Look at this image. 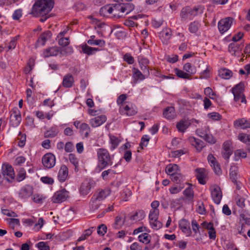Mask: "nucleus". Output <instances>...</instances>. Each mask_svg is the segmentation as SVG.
<instances>
[{"mask_svg":"<svg viewBox=\"0 0 250 250\" xmlns=\"http://www.w3.org/2000/svg\"><path fill=\"white\" fill-rule=\"evenodd\" d=\"M54 6L53 0H38L33 5L31 14L35 17L47 14Z\"/></svg>","mask_w":250,"mask_h":250,"instance_id":"nucleus-1","label":"nucleus"},{"mask_svg":"<svg viewBox=\"0 0 250 250\" xmlns=\"http://www.w3.org/2000/svg\"><path fill=\"white\" fill-rule=\"evenodd\" d=\"M98 167L103 169L113 164L112 157L108 150L104 148H100L97 150Z\"/></svg>","mask_w":250,"mask_h":250,"instance_id":"nucleus-2","label":"nucleus"},{"mask_svg":"<svg viewBox=\"0 0 250 250\" xmlns=\"http://www.w3.org/2000/svg\"><path fill=\"white\" fill-rule=\"evenodd\" d=\"M14 178L15 173L12 167L8 164H3L0 173V184L3 183L4 180L9 183H11Z\"/></svg>","mask_w":250,"mask_h":250,"instance_id":"nucleus-3","label":"nucleus"},{"mask_svg":"<svg viewBox=\"0 0 250 250\" xmlns=\"http://www.w3.org/2000/svg\"><path fill=\"white\" fill-rule=\"evenodd\" d=\"M123 3H116L112 6L105 5L101 9L102 12L107 11L108 14H113L114 17L120 18L123 17Z\"/></svg>","mask_w":250,"mask_h":250,"instance_id":"nucleus-4","label":"nucleus"},{"mask_svg":"<svg viewBox=\"0 0 250 250\" xmlns=\"http://www.w3.org/2000/svg\"><path fill=\"white\" fill-rule=\"evenodd\" d=\"M234 19L231 17L224 18L220 20L218 23V28L221 34L228 31L231 26Z\"/></svg>","mask_w":250,"mask_h":250,"instance_id":"nucleus-5","label":"nucleus"},{"mask_svg":"<svg viewBox=\"0 0 250 250\" xmlns=\"http://www.w3.org/2000/svg\"><path fill=\"white\" fill-rule=\"evenodd\" d=\"M21 121L20 111L17 107L13 108L10 111V124L13 127L18 126Z\"/></svg>","mask_w":250,"mask_h":250,"instance_id":"nucleus-6","label":"nucleus"},{"mask_svg":"<svg viewBox=\"0 0 250 250\" xmlns=\"http://www.w3.org/2000/svg\"><path fill=\"white\" fill-rule=\"evenodd\" d=\"M42 163L47 168L53 167L56 163V158L54 155L51 153L45 154L42 158Z\"/></svg>","mask_w":250,"mask_h":250,"instance_id":"nucleus-7","label":"nucleus"},{"mask_svg":"<svg viewBox=\"0 0 250 250\" xmlns=\"http://www.w3.org/2000/svg\"><path fill=\"white\" fill-rule=\"evenodd\" d=\"M69 192L63 189L57 191L52 198V201L54 203H60L65 201L68 197Z\"/></svg>","mask_w":250,"mask_h":250,"instance_id":"nucleus-8","label":"nucleus"},{"mask_svg":"<svg viewBox=\"0 0 250 250\" xmlns=\"http://www.w3.org/2000/svg\"><path fill=\"white\" fill-rule=\"evenodd\" d=\"M119 112L122 115H126L128 116L135 115L137 112V107L131 104V105H121L120 106Z\"/></svg>","mask_w":250,"mask_h":250,"instance_id":"nucleus-9","label":"nucleus"},{"mask_svg":"<svg viewBox=\"0 0 250 250\" xmlns=\"http://www.w3.org/2000/svg\"><path fill=\"white\" fill-rule=\"evenodd\" d=\"M211 195L214 202L216 204H219L222 199V194L220 188L214 185L210 187Z\"/></svg>","mask_w":250,"mask_h":250,"instance_id":"nucleus-10","label":"nucleus"},{"mask_svg":"<svg viewBox=\"0 0 250 250\" xmlns=\"http://www.w3.org/2000/svg\"><path fill=\"white\" fill-rule=\"evenodd\" d=\"M233 126L237 129L250 128V120L245 118H239L233 122Z\"/></svg>","mask_w":250,"mask_h":250,"instance_id":"nucleus-11","label":"nucleus"},{"mask_svg":"<svg viewBox=\"0 0 250 250\" xmlns=\"http://www.w3.org/2000/svg\"><path fill=\"white\" fill-rule=\"evenodd\" d=\"M243 45L236 42H232L229 44V51L231 55L239 57L242 55Z\"/></svg>","mask_w":250,"mask_h":250,"instance_id":"nucleus-12","label":"nucleus"},{"mask_svg":"<svg viewBox=\"0 0 250 250\" xmlns=\"http://www.w3.org/2000/svg\"><path fill=\"white\" fill-rule=\"evenodd\" d=\"M111 191L108 188L98 190L93 195V199L98 201H102L105 199L110 194Z\"/></svg>","mask_w":250,"mask_h":250,"instance_id":"nucleus-13","label":"nucleus"},{"mask_svg":"<svg viewBox=\"0 0 250 250\" xmlns=\"http://www.w3.org/2000/svg\"><path fill=\"white\" fill-rule=\"evenodd\" d=\"M172 31L169 28L163 29L160 33L159 37L163 44H167L171 39Z\"/></svg>","mask_w":250,"mask_h":250,"instance_id":"nucleus-14","label":"nucleus"},{"mask_svg":"<svg viewBox=\"0 0 250 250\" xmlns=\"http://www.w3.org/2000/svg\"><path fill=\"white\" fill-rule=\"evenodd\" d=\"M179 226L181 230L187 236H189L191 235L192 231L190 227L189 222L185 219H182L180 220Z\"/></svg>","mask_w":250,"mask_h":250,"instance_id":"nucleus-15","label":"nucleus"},{"mask_svg":"<svg viewBox=\"0 0 250 250\" xmlns=\"http://www.w3.org/2000/svg\"><path fill=\"white\" fill-rule=\"evenodd\" d=\"M107 118L104 115H101L90 119L89 123L93 127H97L106 122Z\"/></svg>","mask_w":250,"mask_h":250,"instance_id":"nucleus-16","label":"nucleus"},{"mask_svg":"<svg viewBox=\"0 0 250 250\" xmlns=\"http://www.w3.org/2000/svg\"><path fill=\"white\" fill-rule=\"evenodd\" d=\"M208 160L211 167L213 168L215 173L217 175H219L221 173V170L216 158L212 154H209L208 156Z\"/></svg>","mask_w":250,"mask_h":250,"instance_id":"nucleus-17","label":"nucleus"},{"mask_svg":"<svg viewBox=\"0 0 250 250\" xmlns=\"http://www.w3.org/2000/svg\"><path fill=\"white\" fill-rule=\"evenodd\" d=\"M33 193V189L29 186H25L22 187L19 193V197L22 199L29 198Z\"/></svg>","mask_w":250,"mask_h":250,"instance_id":"nucleus-18","label":"nucleus"},{"mask_svg":"<svg viewBox=\"0 0 250 250\" xmlns=\"http://www.w3.org/2000/svg\"><path fill=\"white\" fill-rule=\"evenodd\" d=\"M74 83V77L71 74L65 75L62 80V85L65 88L72 87Z\"/></svg>","mask_w":250,"mask_h":250,"instance_id":"nucleus-19","label":"nucleus"},{"mask_svg":"<svg viewBox=\"0 0 250 250\" xmlns=\"http://www.w3.org/2000/svg\"><path fill=\"white\" fill-rule=\"evenodd\" d=\"M60 53V49L59 47L53 46L45 49L43 52V56L47 58L51 56H57Z\"/></svg>","mask_w":250,"mask_h":250,"instance_id":"nucleus-20","label":"nucleus"},{"mask_svg":"<svg viewBox=\"0 0 250 250\" xmlns=\"http://www.w3.org/2000/svg\"><path fill=\"white\" fill-rule=\"evenodd\" d=\"M196 177L199 183L202 185H205L206 183L205 178V169L203 168H198L195 170Z\"/></svg>","mask_w":250,"mask_h":250,"instance_id":"nucleus-21","label":"nucleus"},{"mask_svg":"<svg viewBox=\"0 0 250 250\" xmlns=\"http://www.w3.org/2000/svg\"><path fill=\"white\" fill-rule=\"evenodd\" d=\"M68 173V169L67 167L65 165L61 166L58 175L59 180L61 182H64L67 176Z\"/></svg>","mask_w":250,"mask_h":250,"instance_id":"nucleus-22","label":"nucleus"},{"mask_svg":"<svg viewBox=\"0 0 250 250\" xmlns=\"http://www.w3.org/2000/svg\"><path fill=\"white\" fill-rule=\"evenodd\" d=\"M188 140L190 144L194 146L197 150L198 151H200L202 148L204 147V142L198 139H196L194 137H190L188 138Z\"/></svg>","mask_w":250,"mask_h":250,"instance_id":"nucleus-23","label":"nucleus"},{"mask_svg":"<svg viewBox=\"0 0 250 250\" xmlns=\"http://www.w3.org/2000/svg\"><path fill=\"white\" fill-rule=\"evenodd\" d=\"M190 125V123L188 121L182 120L177 123L176 128L178 131L184 132Z\"/></svg>","mask_w":250,"mask_h":250,"instance_id":"nucleus-24","label":"nucleus"},{"mask_svg":"<svg viewBox=\"0 0 250 250\" xmlns=\"http://www.w3.org/2000/svg\"><path fill=\"white\" fill-rule=\"evenodd\" d=\"M237 167L235 166H232L230 168V178L232 182L236 185L237 189H240V187L239 185L237 182Z\"/></svg>","mask_w":250,"mask_h":250,"instance_id":"nucleus-25","label":"nucleus"},{"mask_svg":"<svg viewBox=\"0 0 250 250\" xmlns=\"http://www.w3.org/2000/svg\"><path fill=\"white\" fill-rule=\"evenodd\" d=\"M52 33L50 31H46L41 34L37 42L39 43L44 45L46 42L51 37Z\"/></svg>","mask_w":250,"mask_h":250,"instance_id":"nucleus-26","label":"nucleus"},{"mask_svg":"<svg viewBox=\"0 0 250 250\" xmlns=\"http://www.w3.org/2000/svg\"><path fill=\"white\" fill-rule=\"evenodd\" d=\"M166 172L167 174L171 176L180 172V169L177 165L169 164L166 167Z\"/></svg>","mask_w":250,"mask_h":250,"instance_id":"nucleus-27","label":"nucleus"},{"mask_svg":"<svg viewBox=\"0 0 250 250\" xmlns=\"http://www.w3.org/2000/svg\"><path fill=\"white\" fill-rule=\"evenodd\" d=\"M163 115L167 119L170 120L175 118V113L173 107H167L165 109Z\"/></svg>","mask_w":250,"mask_h":250,"instance_id":"nucleus-28","label":"nucleus"},{"mask_svg":"<svg viewBox=\"0 0 250 250\" xmlns=\"http://www.w3.org/2000/svg\"><path fill=\"white\" fill-rule=\"evenodd\" d=\"M219 76L224 79H229L232 76L231 71L227 68H221L218 71Z\"/></svg>","mask_w":250,"mask_h":250,"instance_id":"nucleus-29","label":"nucleus"},{"mask_svg":"<svg viewBox=\"0 0 250 250\" xmlns=\"http://www.w3.org/2000/svg\"><path fill=\"white\" fill-rule=\"evenodd\" d=\"M125 222V215H118L116 216L113 227L115 229H120L124 224Z\"/></svg>","mask_w":250,"mask_h":250,"instance_id":"nucleus-30","label":"nucleus"},{"mask_svg":"<svg viewBox=\"0 0 250 250\" xmlns=\"http://www.w3.org/2000/svg\"><path fill=\"white\" fill-rule=\"evenodd\" d=\"M91 188V186L89 182L86 181L83 182L80 188V192L82 195H87Z\"/></svg>","mask_w":250,"mask_h":250,"instance_id":"nucleus-31","label":"nucleus"},{"mask_svg":"<svg viewBox=\"0 0 250 250\" xmlns=\"http://www.w3.org/2000/svg\"><path fill=\"white\" fill-rule=\"evenodd\" d=\"M80 132L87 138L89 136L91 129L87 124L83 123L80 125Z\"/></svg>","mask_w":250,"mask_h":250,"instance_id":"nucleus-32","label":"nucleus"},{"mask_svg":"<svg viewBox=\"0 0 250 250\" xmlns=\"http://www.w3.org/2000/svg\"><path fill=\"white\" fill-rule=\"evenodd\" d=\"M82 49L83 53L86 54L88 55H92L99 50L98 48L92 47L86 44L82 46Z\"/></svg>","mask_w":250,"mask_h":250,"instance_id":"nucleus-33","label":"nucleus"},{"mask_svg":"<svg viewBox=\"0 0 250 250\" xmlns=\"http://www.w3.org/2000/svg\"><path fill=\"white\" fill-rule=\"evenodd\" d=\"M190 186L186 188L183 191V194L186 199L189 201H192L194 197V191L191 187V185L188 184Z\"/></svg>","mask_w":250,"mask_h":250,"instance_id":"nucleus-34","label":"nucleus"},{"mask_svg":"<svg viewBox=\"0 0 250 250\" xmlns=\"http://www.w3.org/2000/svg\"><path fill=\"white\" fill-rule=\"evenodd\" d=\"M146 74H143L138 69H133V77L135 83H137L138 80H143L146 78Z\"/></svg>","mask_w":250,"mask_h":250,"instance_id":"nucleus-35","label":"nucleus"},{"mask_svg":"<svg viewBox=\"0 0 250 250\" xmlns=\"http://www.w3.org/2000/svg\"><path fill=\"white\" fill-rule=\"evenodd\" d=\"M59 132L57 126H52L45 133L44 135L46 138H53L58 135Z\"/></svg>","mask_w":250,"mask_h":250,"instance_id":"nucleus-36","label":"nucleus"},{"mask_svg":"<svg viewBox=\"0 0 250 250\" xmlns=\"http://www.w3.org/2000/svg\"><path fill=\"white\" fill-rule=\"evenodd\" d=\"M244 89V83H240L236 85L234 87L231 89L233 94H243V91Z\"/></svg>","mask_w":250,"mask_h":250,"instance_id":"nucleus-37","label":"nucleus"},{"mask_svg":"<svg viewBox=\"0 0 250 250\" xmlns=\"http://www.w3.org/2000/svg\"><path fill=\"white\" fill-rule=\"evenodd\" d=\"M180 17L182 20L191 19L190 7H186L182 8L180 13Z\"/></svg>","mask_w":250,"mask_h":250,"instance_id":"nucleus-38","label":"nucleus"},{"mask_svg":"<svg viewBox=\"0 0 250 250\" xmlns=\"http://www.w3.org/2000/svg\"><path fill=\"white\" fill-rule=\"evenodd\" d=\"M68 160L69 162L75 167V170L78 171L79 170V160L76 156L72 153L69 154L68 155Z\"/></svg>","mask_w":250,"mask_h":250,"instance_id":"nucleus-39","label":"nucleus"},{"mask_svg":"<svg viewBox=\"0 0 250 250\" xmlns=\"http://www.w3.org/2000/svg\"><path fill=\"white\" fill-rule=\"evenodd\" d=\"M174 72L179 78L186 79H191V76L190 74L187 72H185L177 68L174 69Z\"/></svg>","mask_w":250,"mask_h":250,"instance_id":"nucleus-40","label":"nucleus"},{"mask_svg":"<svg viewBox=\"0 0 250 250\" xmlns=\"http://www.w3.org/2000/svg\"><path fill=\"white\" fill-rule=\"evenodd\" d=\"M99 202L100 201L93 199V197L91 198L89 202V208L91 211H95L99 208L100 206Z\"/></svg>","mask_w":250,"mask_h":250,"instance_id":"nucleus-41","label":"nucleus"},{"mask_svg":"<svg viewBox=\"0 0 250 250\" xmlns=\"http://www.w3.org/2000/svg\"><path fill=\"white\" fill-rule=\"evenodd\" d=\"M209 132V130L208 126H205L204 128L197 129L196 130V134L202 138H205V137L207 135V134H208Z\"/></svg>","mask_w":250,"mask_h":250,"instance_id":"nucleus-42","label":"nucleus"},{"mask_svg":"<svg viewBox=\"0 0 250 250\" xmlns=\"http://www.w3.org/2000/svg\"><path fill=\"white\" fill-rule=\"evenodd\" d=\"M238 139L244 143H250V135L240 133L238 135Z\"/></svg>","mask_w":250,"mask_h":250,"instance_id":"nucleus-43","label":"nucleus"},{"mask_svg":"<svg viewBox=\"0 0 250 250\" xmlns=\"http://www.w3.org/2000/svg\"><path fill=\"white\" fill-rule=\"evenodd\" d=\"M138 239L141 242L148 244L150 241V236L147 233H143L138 236Z\"/></svg>","mask_w":250,"mask_h":250,"instance_id":"nucleus-44","label":"nucleus"},{"mask_svg":"<svg viewBox=\"0 0 250 250\" xmlns=\"http://www.w3.org/2000/svg\"><path fill=\"white\" fill-rule=\"evenodd\" d=\"M87 43L91 45H99L101 47L104 46L105 45V41L103 40H93L89 39L87 41Z\"/></svg>","mask_w":250,"mask_h":250,"instance_id":"nucleus-45","label":"nucleus"},{"mask_svg":"<svg viewBox=\"0 0 250 250\" xmlns=\"http://www.w3.org/2000/svg\"><path fill=\"white\" fill-rule=\"evenodd\" d=\"M200 27V23L199 22L194 21L192 22L189 25V31L192 33H196Z\"/></svg>","mask_w":250,"mask_h":250,"instance_id":"nucleus-46","label":"nucleus"},{"mask_svg":"<svg viewBox=\"0 0 250 250\" xmlns=\"http://www.w3.org/2000/svg\"><path fill=\"white\" fill-rule=\"evenodd\" d=\"M183 69L190 75L196 73V69L192 67L190 63H186L183 66Z\"/></svg>","mask_w":250,"mask_h":250,"instance_id":"nucleus-47","label":"nucleus"},{"mask_svg":"<svg viewBox=\"0 0 250 250\" xmlns=\"http://www.w3.org/2000/svg\"><path fill=\"white\" fill-rule=\"evenodd\" d=\"M145 216L144 212L143 210H140L132 215L130 219L134 221H139L144 218Z\"/></svg>","mask_w":250,"mask_h":250,"instance_id":"nucleus-48","label":"nucleus"},{"mask_svg":"<svg viewBox=\"0 0 250 250\" xmlns=\"http://www.w3.org/2000/svg\"><path fill=\"white\" fill-rule=\"evenodd\" d=\"M110 143L111 145V149L113 150L119 145V140L117 137L114 136H110Z\"/></svg>","mask_w":250,"mask_h":250,"instance_id":"nucleus-49","label":"nucleus"},{"mask_svg":"<svg viewBox=\"0 0 250 250\" xmlns=\"http://www.w3.org/2000/svg\"><path fill=\"white\" fill-rule=\"evenodd\" d=\"M196 207V211L198 213L200 214H205L206 213V210L203 202L198 201Z\"/></svg>","mask_w":250,"mask_h":250,"instance_id":"nucleus-50","label":"nucleus"},{"mask_svg":"<svg viewBox=\"0 0 250 250\" xmlns=\"http://www.w3.org/2000/svg\"><path fill=\"white\" fill-rule=\"evenodd\" d=\"M123 13L126 12V14L129 13L134 9V5L130 3H123Z\"/></svg>","mask_w":250,"mask_h":250,"instance_id":"nucleus-51","label":"nucleus"},{"mask_svg":"<svg viewBox=\"0 0 250 250\" xmlns=\"http://www.w3.org/2000/svg\"><path fill=\"white\" fill-rule=\"evenodd\" d=\"M234 155L235 161H238L240 158H245L247 157L246 152L241 149L236 150Z\"/></svg>","mask_w":250,"mask_h":250,"instance_id":"nucleus-52","label":"nucleus"},{"mask_svg":"<svg viewBox=\"0 0 250 250\" xmlns=\"http://www.w3.org/2000/svg\"><path fill=\"white\" fill-rule=\"evenodd\" d=\"M26 171L23 168H20L17 176V180L21 182L24 180L26 177Z\"/></svg>","mask_w":250,"mask_h":250,"instance_id":"nucleus-53","label":"nucleus"},{"mask_svg":"<svg viewBox=\"0 0 250 250\" xmlns=\"http://www.w3.org/2000/svg\"><path fill=\"white\" fill-rule=\"evenodd\" d=\"M191 17L195 16L203 12V8L201 6L195 7L193 8L190 7Z\"/></svg>","mask_w":250,"mask_h":250,"instance_id":"nucleus-54","label":"nucleus"},{"mask_svg":"<svg viewBox=\"0 0 250 250\" xmlns=\"http://www.w3.org/2000/svg\"><path fill=\"white\" fill-rule=\"evenodd\" d=\"M150 224L152 228L154 229L158 230L162 227V223L158 220V219L150 220Z\"/></svg>","mask_w":250,"mask_h":250,"instance_id":"nucleus-55","label":"nucleus"},{"mask_svg":"<svg viewBox=\"0 0 250 250\" xmlns=\"http://www.w3.org/2000/svg\"><path fill=\"white\" fill-rule=\"evenodd\" d=\"M206 69L200 73V78L202 79H206L209 77V72L211 71V68L208 65H206Z\"/></svg>","mask_w":250,"mask_h":250,"instance_id":"nucleus-56","label":"nucleus"},{"mask_svg":"<svg viewBox=\"0 0 250 250\" xmlns=\"http://www.w3.org/2000/svg\"><path fill=\"white\" fill-rule=\"evenodd\" d=\"M45 199V197L38 194H34L32 197L33 201L38 204H42Z\"/></svg>","mask_w":250,"mask_h":250,"instance_id":"nucleus-57","label":"nucleus"},{"mask_svg":"<svg viewBox=\"0 0 250 250\" xmlns=\"http://www.w3.org/2000/svg\"><path fill=\"white\" fill-rule=\"evenodd\" d=\"M159 214V209L152 210L151 209L149 214V221L158 219Z\"/></svg>","mask_w":250,"mask_h":250,"instance_id":"nucleus-58","label":"nucleus"},{"mask_svg":"<svg viewBox=\"0 0 250 250\" xmlns=\"http://www.w3.org/2000/svg\"><path fill=\"white\" fill-rule=\"evenodd\" d=\"M183 179V176L180 173V172H178L176 174L171 175V180L175 183H178L180 182L181 180Z\"/></svg>","mask_w":250,"mask_h":250,"instance_id":"nucleus-59","label":"nucleus"},{"mask_svg":"<svg viewBox=\"0 0 250 250\" xmlns=\"http://www.w3.org/2000/svg\"><path fill=\"white\" fill-rule=\"evenodd\" d=\"M115 173L116 172L114 171V170L111 169H109L108 170L104 171L102 173V176L104 179H106L107 176L109 175L112 177L113 176Z\"/></svg>","mask_w":250,"mask_h":250,"instance_id":"nucleus-60","label":"nucleus"},{"mask_svg":"<svg viewBox=\"0 0 250 250\" xmlns=\"http://www.w3.org/2000/svg\"><path fill=\"white\" fill-rule=\"evenodd\" d=\"M36 246L40 250H50V247L47 242H40L37 244Z\"/></svg>","mask_w":250,"mask_h":250,"instance_id":"nucleus-61","label":"nucleus"},{"mask_svg":"<svg viewBox=\"0 0 250 250\" xmlns=\"http://www.w3.org/2000/svg\"><path fill=\"white\" fill-rule=\"evenodd\" d=\"M234 100L235 102L240 101L242 103H246V99L244 94H233Z\"/></svg>","mask_w":250,"mask_h":250,"instance_id":"nucleus-62","label":"nucleus"},{"mask_svg":"<svg viewBox=\"0 0 250 250\" xmlns=\"http://www.w3.org/2000/svg\"><path fill=\"white\" fill-rule=\"evenodd\" d=\"M107 231V227L104 224H102L98 228L97 232L98 234L103 236Z\"/></svg>","mask_w":250,"mask_h":250,"instance_id":"nucleus-63","label":"nucleus"},{"mask_svg":"<svg viewBox=\"0 0 250 250\" xmlns=\"http://www.w3.org/2000/svg\"><path fill=\"white\" fill-rule=\"evenodd\" d=\"M149 140L150 137L147 135H145L142 137L141 142L140 143V146L142 148H143L144 146H146L147 145Z\"/></svg>","mask_w":250,"mask_h":250,"instance_id":"nucleus-64","label":"nucleus"}]
</instances>
